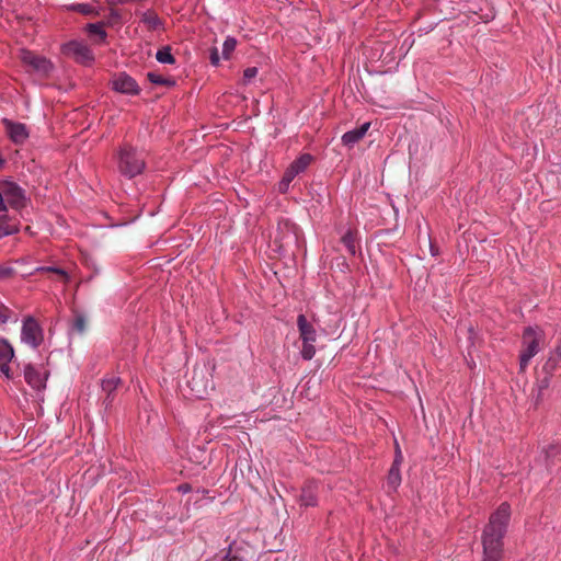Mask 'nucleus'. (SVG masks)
<instances>
[{"instance_id":"58836bf2","label":"nucleus","mask_w":561,"mask_h":561,"mask_svg":"<svg viewBox=\"0 0 561 561\" xmlns=\"http://www.w3.org/2000/svg\"><path fill=\"white\" fill-rule=\"evenodd\" d=\"M18 262H19V263H25V262H26V260H25V259H21V260H19Z\"/></svg>"},{"instance_id":"f8f14e48","label":"nucleus","mask_w":561,"mask_h":561,"mask_svg":"<svg viewBox=\"0 0 561 561\" xmlns=\"http://www.w3.org/2000/svg\"><path fill=\"white\" fill-rule=\"evenodd\" d=\"M20 58L25 66L32 67L33 70H48L51 67L48 59L41 57L30 50H21Z\"/></svg>"},{"instance_id":"1a4fd4ad","label":"nucleus","mask_w":561,"mask_h":561,"mask_svg":"<svg viewBox=\"0 0 561 561\" xmlns=\"http://www.w3.org/2000/svg\"><path fill=\"white\" fill-rule=\"evenodd\" d=\"M48 371L43 367H35L27 364L24 367L25 381L35 390H43L46 387Z\"/></svg>"},{"instance_id":"f3484780","label":"nucleus","mask_w":561,"mask_h":561,"mask_svg":"<svg viewBox=\"0 0 561 561\" xmlns=\"http://www.w3.org/2000/svg\"><path fill=\"white\" fill-rule=\"evenodd\" d=\"M19 225L7 215H0V239L19 232Z\"/></svg>"},{"instance_id":"c756f323","label":"nucleus","mask_w":561,"mask_h":561,"mask_svg":"<svg viewBox=\"0 0 561 561\" xmlns=\"http://www.w3.org/2000/svg\"><path fill=\"white\" fill-rule=\"evenodd\" d=\"M14 270L8 265L0 264V279H7L13 275Z\"/></svg>"},{"instance_id":"423d86ee","label":"nucleus","mask_w":561,"mask_h":561,"mask_svg":"<svg viewBox=\"0 0 561 561\" xmlns=\"http://www.w3.org/2000/svg\"><path fill=\"white\" fill-rule=\"evenodd\" d=\"M43 330L38 322L33 317L25 318L21 329V341L24 344L36 348L43 342Z\"/></svg>"},{"instance_id":"bb28decb","label":"nucleus","mask_w":561,"mask_h":561,"mask_svg":"<svg viewBox=\"0 0 561 561\" xmlns=\"http://www.w3.org/2000/svg\"><path fill=\"white\" fill-rule=\"evenodd\" d=\"M296 175H298V173L289 167L279 182V191L286 192Z\"/></svg>"},{"instance_id":"aec40b11","label":"nucleus","mask_w":561,"mask_h":561,"mask_svg":"<svg viewBox=\"0 0 561 561\" xmlns=\"http://www.w3.org/2000/svg\"><path fill=\"white\" fill-rule=\"evenodd\" d=\"M300 502L305 506H313L317 504V495L312 484H308L302 489Z\"/></svg>"},{"instance_id":"6ab92c4d","label":"nucleus","mask_w":561,"mask_h":561,"mask_svg":"<svg viewBox=\"0 0 561 561\" xmlns=\"http://www.w3.org/2000/svg\"><path fill=\"white\" fill-rule=\"evenodd\" d=\"M39 272L54 273V274L58 275L65 284L69 283V280H70L69 274L65 270L56 267V266H38L34 271L30 272V275H33V274L39 273Z\"/></svg>"},{"instance_id":"b1692460","label":"nucleus","mask_w":561,"mask_h":561,"mask_svg":"<svg viewBox=\"0 0 561 561\" xmlns=\"http://www.w3.org/2000/svg\"><path fill=\"white\" fill-rule=\"evenodd\" d=\"M156 58L159 62L164 65L174 64V57L171 54V49L169 47H163L159 49L156 54Z\"/></svg>"},{"instance_id":"2eb2a0df","label":"nucleus","mask_w":561,"mask_h":561,"mask_svg":"<svg viewBox=\"0 0 561 561\" xmlns=\"http://www.w3.org/2000/svg\"><path fill=\"white\" fill-rule=\"evenodd\" d=\"M561 360V340L558 342L556 347L549 353L546 364L543 365V369L548 374H552L558 367Z\"/></svg>"},{"instance_id":"f257e3e1","label":"nucleus","mask_w":561,"mask_h":561,"mask_svg":"<svg viewBox=\"0 0 561 561\" xmlns=\"http://www.w3.org/2000/svg\"><path fill=\"white\" fill-rule=\"evenodd\" d=\"M511 519V506L502 503L491 514L489 523L482 533L483 559L482 561H501L503 557V539Z\"/></svg>"},{"instance_id":"0eeeda50","label":"nucleus","mask_w":561,"mask_h":561,"mask_svg":"<svg viewBox=\"0 0 561 561\" xmlns=\"http://www.w3.org/2000/svg\"><path fill=\"white\" fill-rule=\"evenodd\" d=\"M64 54L83 66H89V62L93 59L90 48L78 41L67 43L64 46Z\"/></svg>"},{"instance_id":"6e6552de","label":"nucleus","mask_w":561,"mask_h":561,"mask_svg":"<svg viewBox=\"0 0 561 561\" xmlns=\"http://www.w3.org/2000/svg\"><path fill=\"white\" fill-rule=\"evenodd\" d=\"M188 387L195 398L203 399L213 390V381L205 377L204 370L195 369L188 381Z\"/></svg>"},{"instance_id":"9b49d317","label":"nucleus","mask_w":561,"mask_h":561,"mask_svg":"<svg viewBox=\"0 0 561 561\" xmlns=\"http://www.w3.org/2000/svg\"><path fill=\"white\" fill-rule=\"evenodd\" d=\"M14 356L12 345L7 340H0V373L7 378H11L10 363Z\"/></svg>"},{"instance_id":"c85d7f7f","label":"nucleus","mask_w":561,"mask_h":561,"mask_svg":"<svg viewBox=\"0 0 561 561\" xmlns=\"http://www.w3.org/2000/svg\"><path fill=\"white\" fill-rule=\"evenodd\" d=\"M10 313V309L7 306L0 304V324L8 322Z\"/></svg>"},{"instance_id":"e433bc0d","label":"nucleus","mask_w":561,"mask_h":561,"mask_svg":"<svg viewBox=\"0 0 561 561\" xmlns=\"http://www.w3.org/2000/svg\"><path fill=\"white\" fill-rule=\"evenodd\" d=\"M255 73H256V72H254V71H251V72H244V75H245V79H247V80H250L252 77H254V75H255Z\"/></svg>"},{"instance_id":"9d476101","label":"nucleus","mask_w":561,"mask_h":561,"mask_svg":"<svg viewBox=\"0 0 561 561\" xmlns=\"http://www.w3.org/2000/svg\"><path fill=\"white\" fill-rule=\"evenodd\" d=\"M112 85L115 91L121 93L137 94L139 92V87L136 80L126 72L115 75L112 80Z\"/></svg>"},{"instance_id":"dca6fc26","label":"nucleus","mask_w":561,"mask_h":561,"mask_svg":"<svg viewBox=\"0 0 561 561\" xmlns=\"http://www.w3.org/2000/svg\"><path fill=\"white\" fill-rule=\"evenodd\" d=\"M87 32L89 33L92 42L94 44H103L106 41L107 34L104 30V25L101 23L98 24H89L87 26Z\"/></svg>"},{"instance_id":"c9c22d12","label":"nucleus","mask_w":561,"mask_h":561,"mask_svg":"<svg viewBox=\"0 0 561 561\" xmlns=\"http://www.w3.org/2000/svg\"><path fill=\"white\" fill-rule=\"evenodd\" d=\"M549 385V380L546 378L545 380H542L541 385H540V390L542 389H546Z\"/></svg>"},{"instance_id":"7ed1b4c3","label":"nucleus","mask_w":561,"mask_h":561,"mask_svg":"<svg viewBox=\"0 0 561 561\" xmlns=\"http://www.w3.org/2000/svg\"><path fill=\"white\" fill-rule=\"evenodd\" d=\"M145 159L141 152H138L129 146H124L118 153V169L128 176L134 178L140 174L145 169Z\"/></svg>"},{"instance_id":"4c0bfd02","label":"nucleus","mask_w":561,"mask_h":561,"mask_svg":"<svg viewBox=\"0 0 561 561\" xmlns=\"http://www.w3.org/2000/svg\"><path fill=\"white\" fill-rule=\"evenodd\" d=\"M4 164V160L2 159V157L0 156V168H2Z\"/></svg>"},{"instance_id":"2f4dec72","label":"nucleus","mask_w":561,"mask_h":561,"mask_svg":"<svg viewBox=\"0 0 561 561\" xmlns=\"http://www.w3.org/2000/svg\"><path fill=\"white\" fill-rule=\"evenodd\" d=\"M75 328L82 333L85 329V320L83 317H78L75 321Z\"/></svg>"},{"instance_id":"a878e982","label":"nucleus","mask_w":561,"mask_h":561,"mask_svg":"<svg viewBox=\"0 0 561 561\" xmlns=\"http://www.w3.org/2000/svg\"><path fill=\"white\" fill-rule=\"evenodd\" d=\"M237 47V41L233 37H227L222 44V58L229 59Z\"/></svg>"},{"instance_id":"f704fd0d","label":"nucleus","mask_w":561,"mask_h":561,"mask_svg":"<svg viewBox=\"0 0 561 561\" xmlns=\"http://www.w3.org/2000/svg\"><path fill=\"white\" fill-rule=\"evenodd\" d=\"M222 561H242L239 557L236 556H226V558Z\"/></svg>"},{"instance_id":"473e14b6","label":"nucleus","mask_w":561,"mask_h":561,"mask_svg":"<svg viewBox=\"0 0 561 561\" xmlns=\"http://www.w3.org/2000/svg\"><path fill=\"white\" fill-rule=\"evenodd\" d=\"M71 9L80 11V12H82L84 14L90 12L89 5H87V4L72 5Z\"/></svg>"},{"instance_id":"5701e85b","label":"nucleus","mask_w":561,"mask_h":561,"mask_svg":"<svg viewBox=\"0 0 561 561\" xmlns=\"http://www.w3.org/2000/svg\"><path fill=\"white\" fill-rule=\"evenodd\" d=\"M121 383V378L116 376H111L108 378H104L102 380V390L107 393V396L112 394Z\"/></svg>"},{"instance_id":"f03ea898","label":"nucleus","mask_w":561,"mask_h":561,"mask_svg":"<svg viewBox=\"0 0 561 561\" xmlns=\"http://www.w3.org/2000/svg\"><path fill=\"white\" fill-rule=\"evenodd\" d=\"M545 332L539 327H527L523 332L519 368L525 370L543 344Z\"/></svg>"},{"instance_id":"ddd939ff","label":"nucleus","mask_w":561,"mask_h":561,"mask_svg":"<svg viewBox=\"0 0 561 561\" xmlns=\"http://www.w3.org/2000/svg\"><path fill=\"white\" fill-rule=\"evenodd\" d=\"M7 133L11 140L15 144H23L28 138V131L26 126L22 123H14L9 119H4Z\"/></svg>"},{"instance_id":"39448f33","label":"nucleus","mask_w":561,"mask_h":561,"mask_svg":"<svg viewBox=\"0 0 561 561\" xmlns=\"http://www.w3.org/2000/svg\"><path fill=\"white\" fill-rule=\"evenodd\" d=\"M297 325L302 342L300 355L305 360H310L316 355L314 343L317 341V332L304 314L298 316Z\"/></svg>"},{"instance_id":"7c9ffc66","label":"nucleus","mask_w":561,"mask_h":561,"mask_svg":"<svg viewBox=\"0 0 561 561\" xmlns=\"http://www.w3.org/2000/svg\"><path fill=\"white\" fill-rule=\"evenodd\" d=\"M403 460L402 451L398 443H396V455L393 459V465H401Z\"/></svg>"},{"instance_id":"a211bd4d","label":"nucleus","mask_w":561,"mask_h":561,"mask_svg":"<svg viewBox=\"0 0 561 561\" xmlns=\"http://www.w3.org/2000/svg\"><path fill=\"white\" fill-rule=\"evenodd\" d=\"M148 78L151 83L157 85L172 87L175 84V80L167 72H148Z\"/></svg>"},{"instance_id":"4468645a","label":"nucleus","mask_w":561,"mask_h":561,"mask_svg":"<svg viewBox=\"0 0 561 561\" xmlns=\"http://www.w3.org/2000/svg\"><path fill=\"white\" fill-rule=\"evenodd\" d=\"M370 127V123L366 122L360 127L355 128L353 130L346 131L342 136V144L347 147H353L357 144L364 136L367 134Z\"/></svg>"},{"instance_id":"20e7f679","label":"nucleus","mask_w":561,"mask_h":561,"mask_svg":"<svg viewBox=\"0 0 561 561\" xmlns=\"http://www.w3.org/2000/svg\"><path fill=\"white\" fill-rule=\"evenodd\" d=\"M5 203L14 209H21L26 205L24 190L8 180L0 181V211L7 210Z\"/></svg>"},{"instance_id":"4be33fe9","label":"nucleus","mask_w":561,"mask_h":561,"mask_svg":"<svg viewBox=\"0 0 561 561\" xmlns=\"http://www.w3.org/2000/svg\"><path fill=\"white\" fill-rule=\"evenodd\" d=\"M141 21L149 30H158L161 26V21L153 11H146L141 16Z\"/></svg>"},{"instance_id":"cd10ccee","label":"nucleus","mask_w":561,"mask_h":561,"mask_svg":"<svg viewBox=\"0 0 561 561\" xmlns=\"http://www.w3.org/2000/svg\"><path fill=\"white\" fill-rule=\"evenodd\" d=\"M342 242L344 243V245L347 248L348 252L351 254H355V245H354V237L352 234L351 231L346 232L343 237H342Z\"/></svg>"},{"instance_id":"412c9836","label":"nucleus","mask_w":561,"mask_h":561,"mask_svg":"<svg viewBox=\"0 0 561 561\" xmlns=\"http://www.w3.org/2000/svg\"><path fill=\"white\" fill-rule=\"evenodd\" d=\"M400 466L392 463L387 477V484L392 490H397L401 483Z\"/></svg>"},{"instance_id":"393cba45","label":"nucleus","mask_w":561,"mask_h":561,"mask_svg":"<svg viewBox=\"0 0 561 561\" xmlns=\"http://www.w3.org/2000/svg\"><path fill=\"white\" fill-rule=\"evenodd\" d=\"M311 161V157L309 154H302L297 160H295L289 167L294 169L298 174L307 169Z\"/></svg>"},{"instance_id":"72a5a7b5","label":"nucleus","mask_w":561,"mask_h":561,"mask_svg":"<svg viewBox=\"0 0 561 561\" xmlns=\"http://www.w3.org/2000/svg\"><path fill=\"white\" fill-rule=\"evenodd\" d=\"M210 59H211V65L214 67L219 66V56H218V53L216 49L211 51Z\"/></svg>"}]
</instances>
